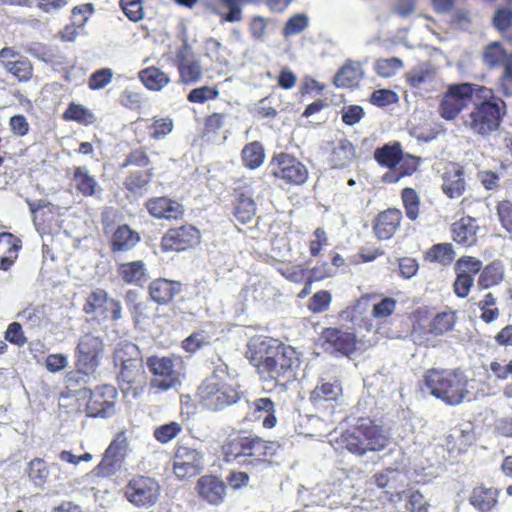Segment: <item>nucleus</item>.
<instances>
[{"label":"nucleus","mask_w":512,"mask_h":512,"mask_svg":"<svg viewBox=\"0 0 512 512\" xmlns=\"http://www.w3.org/2000/svg\"><path fill=\"white\" fill-rule=\"evenodd\" d=\"M245 356L259 378L275 386L293 381L300 365L299 353L293 346L263 335L249 340Z\"/></svg>","instance_id":"obj_1"},{"label":"nucleus","mask_w":512,"mask_h":512,"mask_svg":"<svg viewBox=\"0 0 512 512\" xmlns=\"http://www.w3.org/2000/svg\"><path fill=\"white\" fill-rule=\"evenodd\" d=\"M279 447L278 441L265 439L252 430L240 429L228 436L221 452L227 463L240 461L245 465L257 466L268 462Z\"/></svg>","instance_id":"obj_2"},{"label":"nucleus","mask_w":512,"mask_h":512,"mask_svg":"<svg viewBox=\"0 0 512 512\" xmlns=\"http://www.w3.org/2000/svg\"><path fill=\"white\" fill-rule=\"evenodd\" d=\"M423 382L432 396L446 405L457 406L469 396V378L461 368H431Z\"/></svg>","instance_id":"obj_3"},{"label":"nucleus","mask_w":512,"mask_h":512,"mask_svg":"<svg viewBox=\"0 0 512 512\" xmlns=\"http://www.w3.org/2000/svg\"><path fill=\"white\" fill-rule=\"evenodd\" d=\"M228 378V367L224 364L216 366L196 390L198 405L207 411L219 412L236 404L241 394L237 387L228 382Z\"/></svg>","instance_id":"obj_4"},{"label":"nucleus","mask_w":512,"mask_h":512,"mask_svg":"<svg viewBox=\"0 0 512 512\" xmlns=\"http://www.w3.org/2000/svg\"><path fill=\"white\" fill-rule=\"evenodd\" d=\"M338 443L352 455L362 457L367 452H379L389 444V437L383 426L370 417H358L355 423L345 429Z\"/></svg>","instance_id":"obj_5"},{"label":"nucleus","mask_w":512,"mask_h":512,"mask_svg":"<svg viewBox=\"0 0 512 512\" xmlns=\"http://www.w3.org/2000/svg\"><path fill=\"white\" fill-rule=\"evenodd\" d=\"M456 322V311H441L430 317L427 307L418 308L413 312L411 334L419 345L435 347L434 339L453 331Z\"/></svg>","instance_id":"obj_6"},{"label":"nucleus","mask_w":512,"mask_h":512,"mask_svg":"<svg viewBox=\"0 0 512 512\" xmlns=\"http://www.w3.org/2000/svg\"><path fill=\"white\" fill-rule=\"evenodd\" d=\"M485 96H490L479 103H476L465 120V126L474 134L488 136L497 131L506 114V104L495 97L493 91L487 88Z\"/></svg>","instance_id":"obj_7"},{"label":"nucleus","mask_w":512,"mask_h":512,"mask_svg":"<svg viewBox=\"0 0 512 512\" xmlns=\"http://www.w3.org/2000/svg\"><path fill=\"white\" fill-rule=\"evenodd\" d=\"M119 168H134L128 171L123 181L124 188L134 195L146 190L155 176L148 149L144 146L131 149L119 164Z\"/></svg>","instance_id":"obj_8"},{"label":"nucleus","mask_w":512,"mask_h":512,"mask_svg":"<svg viewBox=\"0 0 512 512\" xmlns=\"http://www.w3.org/2000/svg\"><path fill=\"white\" fill-rule=\"evenodd\" d=\"M114 362L119 366L118 381L122 388L128 390L145 382L143 359L135 344H120L114 352Z\"/></svg>","instance_id":"obj_9"},{"label":"nucleus","mask_w":512,"mask_h":512,"mask_svg":"<svg viewBox=\"0 0 512 512\" xmlns=\"http://www.w3.org/2000/svg\"><path fill=\"white\" fill-rule=\"evenodd\" d=\"M268 170L275 181L289 187L302 186L309 179L307 166L294 154L284 151L272 155Z\"/></svg>","instance_id":"obj_10"},{"label":"nucleus","mask_w":512,"mask_h":512,"mask_svg":"<svg viewBox=\"0 0 512 512\" xmlns=\"http://www.w3.org/2000/svg\"><path fill=\"white\" fill-rule=\"evenodd\" d=\"M486 91L485 86L468 82L449 85L440 100L439 115L447 121L456 119L472 101L474 94H484Z\"/></svg>","instance_id":"obj_11"},{"label":"nucleus","mask_w":512,"mask_h":512,"mask_svg":"<svg viewBox=\"0 0 512 512\" xmlns=\"http://www.w3.org/2000/svg\"><path fill=\"white\" fill-rule=\"evenodd\" d=\"M123 497L134 507L149 509L157 504L161 495L159 482L150 476L133 475L122 488Z\"/></svg>","instance_id":"obj_12"},{"label":"nucleus","mask_w":512,"mask_h":512,"mask_svg":"<svg viewBox=\"0 0 512 512\" xmlns=\"http://www.w3.org/2000/svg\"><path fill=\"white\" fill-rule=\"evenodd\" d=\"M319 343L324 352L334 357L350 358L359 350L360 341L355 331L330 326L321 330Z\"/></svg>","instance_id":"obj_13"},{"label":"nucleus","mask_w":512,"mask_h":512,"mask_svg":"<svg viewBox=\"0 0 512 512\" xmlns=\"http://www.w3.org/2000/svg\"><path fill=\"white\" fill-rule=\"evenodd\" d=\"M129 441L126 430L117 432L105 449L100 462L93 468L92 474L98 478H110L122 469L128 454Z\"/></svg>","instance_id":"obj_14"},{"label":"nucleus","mask_w":512,"mask_h":512,"mask_svg":"<svg viewBox=\"0 0 512 512\" xmlns=\"http://www.w3.org/2000/svg\"><path fill=\"white\" fill-rule=\"evenodd\" d=\"M147 367L152 374L151 387L160 391H167L179 383L178 368L182 364L179 356H150L147 358Z\"/></svg>","instance_id":"obj_15"},{"label":"nucleus","mask_w":512,"mask_h":512,"mask_svg":"<svg viewBox=\"0 0 512 512\" xmlns=\"http://www.w3.org/2000/svg\"><path fill=\"white\" fill-rule=\"evenodd\" d=\"M104 344L100 337L86 333L80 337L75 349V368L79 374L93 375L100 365Z\"/></svg>","instance_id":"obj_16"},{"label":"nucleus","mask_w":512,"mask_h":512,"mask_svg":"<svg viewBox=\"0 0 512 512\" xmlns=\"http://www.w3.org/2000/svg\"><path fill=\"white\" fill-rule=\"evenodd\" d=\"M82 310L85 314L101 320L117 322L122 318L121 302L110 297L103 288H96L88 294Z\"/></svg>","instance_id":"obj_17"},{"label":"nucleus","mask_w":512,"mask_h":512,"mask_svg":"<svg viewBox=\"0 0 512 512\" xmlns=\"http://www.w3.org/2000/svg\"><path fill=\"white\" fill-rule=\"evenodd\" d=\"M201 241L200 230L192 224L169 228L161 237L162 252H183L197 246Z\"/></svg>","instance_id":"obj_18"},{"label":"nucleus","mask_w":512,"mask_h":512,"mask_svg":"<svg viewBox=\"0 0 512 512\" xmlns=\"http://www.w3.org/2000/svg\"><path fill=\"white\" fill-rule=\"evenodd\" d=\"M118 392L112 385L104 384L90 391L85 413L90 418H108L115 412Z\"/></svg>","instance_id":"obj_19"},{"label":"nucleus","mask_w":512,"mask_h":512,"mask_svg":"<svg viewBox=\"0 0 512 512\" xmlns=\"http://www.w3.org/2000/svg\"><path fill=\"white\" fill-rule=\"evenodd\" d=\"M0 63L7 73L20 82H27L33 77L34 68L30 59L12 47L0 50Z\"/></svg>","instance_id":"obj_20"},{"label":"nucleus","mask_w":512,"mask_h":512,"mask_svg":"<svg viewBox=\"0 0 512 512\" xmlns=\"http://www.w3.org/2000/svg\"><path fill=\"white\" fill-rule=\"evenodd\" d=\"M202 470V455L194 448L179 446L174 455L173 471L177 478L187 479Z\"/></svg>","instance_id":"obj_21"},{"label":"nucleus","mask_w":512,"mask_h":512,"mask_svg":"<svg viewBox=\"0 0 512 512\" xmlns=\"http://www.w3.org/2000/svg\"><path fill=\"white\" fill-rule=\"evenodd\" d=\"M145 208L150 216L159 220L180 221L185 215L184 206L167 196L149 198Z\"/></svg>","instance_id":"obj_22"},{"label":"nucleus","mask_w":512,"mask_h":512,"mask_svg":"<svg viewBox=\"0 0 512 512\" xmlns=\"http://www.w3.org/2000/svg\"><path fill=\"white\" fill-rule=\"evenodd\" d=\"M176 67L179 73V81L184 85L197 83L202 78L201 64L194 59L190 47L186 44L176 51Z\"/></svg>","instance_id":"obj_23"},{"label":"nucleus","mask_w":512,"mask_h":512,"mask_svg":"<svg viewBox=\"0 0 512 512\" xmlns=\"http://www.w3.org/2000/svg\"><path fill=\"white\" fill-rule=\"evenodd\" d=\"M343 397L342 383L338 379L332 382L321 381L310 392L309 401L315 408L339 405Z\"/></svg>","instance_id":"obj_24"},{"label":"nucleus","mask_w":512,"mask_h":512,"mask_svg":"<svg viewBox=\"0 0 512 512\" xmlns=\"http://www.w3.org/2000/svg\"><path fill=\"white\" fill-rule=\"evenodd\" d=\"M403 215L398 208H387L380 211L372 222V229L378 240H389L399 230Z\"/></svg>","instance_id":"obj_25"},{"label":"nucleus","mask_w":512,"mask_h":512,"mask_svg":"<svg viewBox=\"0 0 512 512\" xmlns=\"http://www.w3.org/2000/svg\"><path fill=\"white\" fill-rule=\"evenodd\" d=\"M441 178L442 192L448 198H459L466 191L465 169L461 164L456 162L448 163Z\"/></svg>","instance_id":"obj_26"},{"label":"nucleus","mask_w":512,"mask_h":512,"mask_svg":"<svg viewBox=\"0 0 512 512\" xmlns=\"http://www.w3.org/2000/svg\"><path fill=\"white\" fill-rule=\"evenodd\" d=\"M479 229L476 218L463 216L451 224L452 240L461 247H473L478 242Z\"/></svg>","instance_id":"obj_27"},{"label":"nucleus","mask_w":512,"mask_h":512,"mask_svg":"<svg viewBox=\"0 0 512 512\" xmlns=\"http://www.w3.org/2000/svg\"><path fill=\"white\" fill-rule=\"evenodd\" d=\"M182 286L180 281L156 278L148 285L149 298L158 305H168L182 292Z\"/></svg>","instance_id":"obj_28"},{"label":"nucleus","mask_w":512,"mask_h":512,"mask_svg":"<svg viewBox=\"0 0 512 512\" xmlns=\"http://www.w3.org/2000/svg\"><path fill=\"white\" fill-rule=\"evenodd\" d=\"M262 0H211L209 8L217 15L221 23L240 22L243 19L242 6L246 3L257 4Z\"/></svg>","instance_id":"obj_29"},{"label":"nucleus","mask_w":512,"mask_h":512,"mask_svg":"<svg viewBox=\"0 0 512 512\" xmlns=\"http://www.w3.org/2000/svg\"><path fill=\"white\" fill-rule=\"evenodd\" d=\"M196 489L199 496L211 504H219L225 494L224 482L214 475H203L197 480Z\"/></svg>","instance_id":"obj_30"},{"label":"nucleus","mask_w":512,"mask_h":512,"mask_svg":"<svg viewBox=\"0 0 512 512\" xmlns=\"http://www.w3.org/2000/svg\"><path fill=\"white\" fill-rule=\"evenodd\" d=\"M124 299L135 325L142 324L153 317L154 309L150 300L140 298L136 291L128 290Z\"/></svg>","instance_id":"obj_31"},{"label":"nucleus","mask_w":512,"mask_h":512,"mask_svg":"<svg viewBox=\"0 0 512 512\" xmlns=\"http://www.w3.org/2000/svg\"><path fill=\"white\" fill-rule=\"evenodd\" d=\"M499 495V489L481 484L472 489L469 503L479 512H490L498 505Z\"/></svg>","instance_id":"obj_32"},{"label":"nucleus","mask_w":512,"mask_h":512,"mask_svg":"<svg viewBox=\"0 0 512 512\" xmlns=\"http://www.w3.org/2000/svg\"><path fill=\"white\" fill-rule=\"evenodd\" d=\"M141 240L140 234L128 224L119 225L111 235L109 245L112 253L128 252Z\"/></svg>","instance_id":"obj_33"},{"label":"nucleus","mask_w":512,"mask_h":512,"mask_svg":"<svg viewBox=\"0 0 512 512\" xmlns=\"http://www.w3.org/2000/svg\"><path fill=\"white\" fill-rule=\"evenodd\" d=\"M252 421L262 419V426L265 429H272L277 425L275 403L268 397L255 399L251 404Z\"/></svg>","instance_id":"obj_34"},{"label":"nucleus","mask_w":512,"mask_h":512,"mask_svg":"<svg viewBox=\"0 0 512 512\" xmlns=\"http://www.w3.org/2000/svg\"><path fill=\"white\" fill-rule=\"evenodd\" d=\"M117 274L125 284L135 286H142L148 278L147 268L142 260L120 263Z\"/></svg>","instance_id":"obj_35"},{"label":"nucleus","mask_w":512,"mask_h":512,"mask_svg":"<svg viewBox=\"0 0 512 512\" xmlns=\"http://www.w3.org/2000/svg\"><path fill=\"white\" fill-rule=\"evenodd\" d=\"M21 246V240L14 234L0 233V270L10 269L18 257Z\"/></svg>","instance_id":"obj_36"},{"label":"nucleus","mask_w":512,"mask_h":512,"mask_svg":"<svg viewBox=\"0 0 512 512\" xmlns=\"http://www.w3.org/2000/svg\"><path fill=\"white\" fill-rule=\"evenodd\" d=\"M356 158V149L351 141L346 138L340 139L332 148L330 163L332 168L342 169L349 166Z\"/></svg>","instance_id":"obj_37"},{"label":"nucleus","mask_w":512,"mask_h":512,"mask_svg":"<svg viewBox=\"0 0 512 512\" xmlns=\"http://www.w3.org/2000/svg\"><path fill=\"white\" fill-rule=\"evenodd\" d=\"M402 146L398 141L386 143L374 151L375 161L382 167L395 169L402 158Z\"/></svg>","instance_id":"obj_38"},{"label":"nucleus","mask_w":512,"mask_h":512,"mask_svg":"<svg viewBox=\"0 0 512 512\" xmlns=\"http://www.w3.org/2000/svg\"><path fill=\"white\" fill-rule=\"evenodd\" d=\"M362 76L360 64L348 60L335 74L333 83L339 88H353L359 84Z\"/></svg>","instance_id":"obj_39"},{"label":"nucleus","mask_w":512,"mask_h":512,"mask_svg":"<svg viewBox=\"0 0 512 512\" xmlns=\"http://www.w3.org/2000/svg\"><path fill=\"white\" fill-rule=\"evenodd\" d=\"M257 211V205L251 194L240 192L237 194L234 205L233 215L241 224H247L252 221Z\"/></svg>","instance_id":"obj_40"},{"label":"nucleus","mask_w":512,"mask_h":512,"mask_svg":"<svg viewBox=\"0 0 512 512\" xmlns=\"http://www.w3.org/2000/svg\"><path fill=\"white\" fill-rule=\"evenodd\" d=\"M505 276L504 265L501 260H494L481 269L477 280L480 289H488L499 285Z\"/></svg>","instance_id":"obj_41"},{"label":"nucleus","mask_w":512,"mask_h":512,"mask_svg":"<svg viewBox=\"0 0 512 512\" xmlns=\"http://www.w3.org/2000/svg\"><path fill=\"white\" fill-rule=\"evenodd\" d=\"M138 77L143 85L151 91H160L170 82L168 74L156 66L142 69Z\"/></svg>","instance_id":"obj_42"},{"label":"nucleus","mask_w":512,"mask_h":512,"mask_svg":"<svg viewBox=\"0 0 512 512\" xmlns=\"http://www.w3.org/2000/svg\"><path fill=\"white\" fill-rule=\"evenodd\" d=\"M73 181L77 192L82 196L91 197L96 193L98 183L85 166L74 168Z\"/></svg>","instance_id":"obj_43"},{"label":"nucleus","mask_w":512,"mask_h":512,"mask_svg":"<svg viewBox=\"0 0 512 512\" xmlns=\"http://www.w3.org/2000/svg\"><path fill=\"white\" fill-rule=\"evenodd\" d=\"M455 258V251L451 243H438L432 245L425 253L424 260L430 263L450 265Z\"/></svg>","instance_id":"obj_44"},{"label":"nucleus","mask_w":512,"mask_h":512,"mask_svg":"<svg viewBox=\"0 0 512 512\" xmlns=\"http://www.w3.org/2000/svg\"><path fill=\"white\" fill-rule=\"evenodd\" d=\"M241 160L242 164L250 170L259 168L265 160L263 145L259 141L247 143L241 151Z\"/></svg>","instance_id":"obj_45"},{"label":"nucleus","mask_w":512,"mask_h":512,"mask_svg":"<svg viewBox=\"0 0 512 512\" xmlns=\"http://www.w3.org/2000/svg\"><path fill=\"white\" fill-rule=\"evenodd\" d=\"M65 121H73L78 124L88 126L96 121L95 115L91 110L81 104L71 102L62 114Z\"/></svg>","instance_id":"obj_46"},{"label":"nucleus","mask_w":512,"mask_h":512,"mask_svg":"<svg viewBox=\"0 0 512 512\" xmlns=\"http://www.w3.org/2000/svg\"><path fill=\"white\" fill-rule=\"evenodd\" d=\"M401 201L405 210L406 217L415 221L420 215L421 200L414 188L405 187L401 190Z\"/></svg>","instance_id":"obj_47"},{"label":"nucleus","mask_w":512,"mask_h":512,"mask_svg":"<svg viewBox=\"0 0 512 512\" xmlns=\"http://www.w3.org/2000/svg\"><path fill=\"white\" fill-rule=\"evenodd\" d=\"M483 60L490 68L505 66L507 61H512V56H508L506 50L499 42L489 44L483 53Z\"/></svg>","instance_id":"obj_48"},{"label":"nucleus","mask_w":512,"mask_h":512,"mask_svg":"<svg viewBox=\"0 0 512 512\" xmlns=\"http://www.w3.org/2000/svg\"><path fill=\"white\" fill-rule=\"evenodd\" d=\"M174 128V122L170 117H153L147 126L149 137L159 141L168 136Z\"/></svg>","instance_id":"obj_49"},{"label":"nucleus","mask_w":512,"mask_h":512,"mask_svg":"<svg viewBox=\"0 0 512 512\" xmlns=\"http://www.w3.org/2000/svg\"><path fill=\"white\" fill-rule=\"evenodd\" d=\"M477 306L481 310V320L487 324L495 321L500 315V310L496 307V298L491 292L485 294Z\"/></svg>","instance_id":"obj_50"},{"label":"nucleus","mask_w":512,"mask_h":512,"mask_svg":"<svg viewBox=\"0 0 512 512\" xmlns=\"http://www.w3.org/2000/svg\"><path fill=\"white\" fill-rule=\"evenodd\" d=\"M277 271L288 281L293 283H303L309 278L308 269L301 264H283L277 268Z\"/></svg>","instance_id":"obj_51"},{"label":"nucleus","mask_w":512,"mask_h":512,"mask_svg":"<svg viewBox=\"0 0 512 512\" xmlns=\"http://www.w3.org/2000/svg\"><path fill=\"white\" fill-rule=\"evenodd\" d=\"M210 344V338L203 330L191 333L181 342L182 349L190 354L196 353L198 350Z\"/></svg>","instance_id":"obj_52"},{"label":"nucleus","mask_w":512,"mask_h":512,"mask_svg":"<svg viewBox=\"0 0 512 512\" xmlns=\"http://www.w3.org/2000/svg\"><path fill=\"white\" fill-rule=\"evenodd\" d=\"M308 250L311 258H318L322 250L329 245V237L326 230L317 227L308 241Z\"/></svg>","instance_id":"obj_53"},{"label":"nucleus","mask_w":512,"mask_h":512,"mask_svg":"<svg viewBox=\"0 0 512 512\" xmlns=\"http://www.w3.org/2000/svg\"><path fill=\"white\" fill-rule=\"evenodd\" d=\"M455 273L470 275L472 278L482 269V261L473 256H462L454 265Z\"/></svg>","instance_id":"obj_54"},{"label":"nucleus","mask_w":512,"mask_h":512,"mask_svg":"<svg viewBox=\"0 0 512 512\" xmlns=\"http://www.w3.org/2000/svg\"><path fill=\"white\" fill-rule=\"evenodd\" d=\"M403 67V62L397 57L378 59L375 63L376 73L383 78L392 77Z\"/></svg>","instance_id":"obj_55"},{"label":"nucleus","mask_w":512,"mask_h":512,"mask_svg":"<svg viewBox=\"0 0 512 512\" xmlns=\"http://www.w3.org/2000/svg\"><path fill=\"white\" fill-rule=\"evenodd\" d=\"M181 431L182 426L178 422H170L156 427L153 436L161 444H166L176 438Z\"/></svg>","instance_id":"obj_56"},{"label":"nucleus","mask_w":512,"mask_h":512,"mask_svg":"<svg viewBox=\"0 0 512 512\" xmlns=\"http://www.w3.org/2000/svg\"><path fill=\"white\" fill-rule=\"evenodd\" d=\"M49 475L48 467L41 458H34L28 465V476L35 485H43Z\"/></svg>","instance_id":"obj_57"},{"label":"nucleus","mask_w":512,"mask_h":512,"mask_svg":"<svg viewBox=\"0 0 512 512\" xmlns=\"http://www.w3.org/2000/svg\"><path fill=\"white\" fill-rule=\"evenodd\" d=\"M219 96V90L215 86H201L192 89L188 95L187 100L190 103L202 104L208 100H214Z\"/></svg>","instance_id":"obj_58"},{"label":"nucleus","mask_w":512,"mask_h":512,"mask_svg":"<svg viewBox=\"0 0 512 512\" xmlns=\"http://www.w3.org/2000/svg\"><path fill=\"white\" fill-rule=\"evenodd\" d=\"M331 301V293L327 290H320L310 298L307 307L312 313H322L329 308Z\"/></svg>","instance_id":"obj_59"},{"label":"nucleus","mask_w":512,"mask_h":512,"mask_svg":"<svg viewBox=\"0 0 512 512\" xmlns=\"http://www.w3.org/2000/svg\"><path fill=\"white\" fill-rule=\"evenodd\" d=\"M113 78L111 68H102L93 72L88 79V87L91 90H100L106 87Z\"/></svg>","instance_id":"obj_60"},{"label":"nucleus","mask_w":512,"mask_h":512,"mask_svg":"<svg viewBox=\"0 0 512 512\" xmlns=\"http://www.w3.org/2000/svg\"><path fill=\"white\" fill-rule=\"evenodd\" d=\"M120 7L125 16L132 22H139L144 17L141 0H120Z\"/></svg>","instance_id":"obj_61"},{"label":"nucleus","mask_w":512,"mask_h":512,"mask_svg":"<svg viewBox=\"0 0 512 512\" xmlns=\"http://www.w3.org/2000/svg\"><path fill=\"white\" fill-rule=\"evenodd\" d=\"M226 115L224 113L214 112L205 117L203 123V135H215L225 125Z\"/></svg>","instance_id":"obj_62"},{"label":"nucleus","mask_w":512,"mask_h":512,"mask_svg":"<svg viewBox=\"0 0 512 512\" xmlns=\"http://www.w3.org/2000/svg\"><path fill=\"white\" fill-rule=\"evenodd\" d=\"M493 26L504 34L512 26V10L506 7L498 8L493 17Z\"/></svg>","instance_id":"obj_63"},{"label":"nucleus","mask_w":512,"mask_h":512,"mask_svg":"<svg viewBox=\"0 0 512 512\" xmlns=\"http://www.w3.org/2000/svg\"><path fill=\"white\" fill-rule=\"evenodd\" d=\"M496 210L502 227L512 234V202L509 200L500 201Z\"/></svg>","instance_id":"obj_64"}]
</instances>
